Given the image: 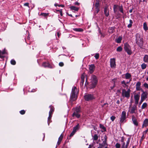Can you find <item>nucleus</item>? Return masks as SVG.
Masks as SVG:
<instances>
[{
  "instance_id": "1",
  "label": "nucleus",
  "mask_w": 148,
  "mask_h": 148,
  "mask_svg": "<svg viewBox=\"0 0 148 148\" xmlns=\"http://www.w3.org/2000/svg\"><path fill=\"white\" fill-rule=\"evenodd\" d=\"M97 82V78L95 75H92L90 79V88H92L95 87Z\"/></svg>"
},
{
  "instance_id": "2",
  "label": "nucleus",
  "mask_w": 148,
  "mask_h": 148,
  "mask_svg": "<svg viewBox=\"0 0 148 148\" xmlns=\"http://www.w3.org/2000/svg\"><path fill=\"white\" fill-rule=\"evenodd\" d=\"M143 39L140 37V35L137 34L136 35V42L138 45L141 48H143Z\"/></svg>"
},
{
  "instance_id": "3",
  "label": "nucleus",
  "mask_w": 148,
  "mask_h": 148,
  "mask_svg": "<svg viewBox=\"0 0 148 148\" xmlns=\"http://www.w3.org/2000/svg\"><path fill=\"white\" fill-rule=\"evenodd\" d=\"M80 112V110L79 108H76L74 112L72 114L73 117L75 116L78 118L80 116L79 113Z\"/></svg>"
},
{
  "instance_id": "4",
  "label": "nucleus",
  "mask_w": 148,
  "mask_h": 148,
  "mask_svg": "<svg viewBox=\"0 0 148 148\" xmlns=\"http://www.w3.org/2000/svg\"><path fill=\"white\" fill-rule=\"evenodd\" d=\"M124 49L125 51L129 55H131L132 53L131 48L130 45L127 43L124 44Z\"/></svg>"
},
{
  "instance_id": "5",
  "label": "nucleus",
  "mask_w": 148,
  "mask_h": 148,
  "mask_svg": "<svg viewBox=\"0 0 148 148\" xmlns=\"http://www.w3.org/2000/svg\"><path fill=\"white\" fill-rule=\"evenodd\" d=\"M126 116V112L125 111H123L122 112L121 114L120 118V123H122L125 121Z\"/></svg>"
},
{
  "instance_id": "6",
  "label": "nucleus",
  "mask_w": 148,
  "mask_h": 148,
  "mask_svg": "<svg viewBox=\"0 0 148 148\" xmlns=\"http://www.w3.org/2000/svg\"><path fill=\"white\" fill-rule=\"evenodd\" d=\"M137 110L136 105L129 108V111L130 114H132L135 113Z\"/></svg>"
},
{
  "instance_id": "7",
  "label": "nucleus",
  "mask_w": 148,
  "mask_h": 148,
  "mask_svg": "<svg viewBox=\"0 0 148 148\" xmlns=\"http://www.w3.org/2000/svg\"><path fill=\"white\" fill-rule=\"evenodd\" d=\"M84 97L85 100L87 101H89L95 98L93 95L90 94H86L84 96Z\"/></svg>"
},
{
  "instance_id": "8",
  "label": "nucleus",
  "mask_w": 148,
  "mask_h": 148,
  "mask_svg": "<svg viewBox=\"0 0 148 148\" xmlns=\"http://www.w3.org/2000/svg\"><path fill=\"white\" fill-rule=\"evenodd\" d=\"M110 66L112 68H115L116 67L115 60L114 58H111L110 59Z\"/></svg>"
},
{
  "instance_id": "9",
  "label": "nucleus",
  "mask_w": 148,
  "mask_h": 148,
  "mask_svg": "<svg viewBox=\"0 0 148 148\" xmlns=\"http://www.w3.org/2000/svg\"><path fill=\"white\" fill-rule=\"evenodd\" d=\"M104 140L103 141L102 144L99 143V145L102 146L103 147L105 146H108V144L107 143V137L106 135H105L104 136Z\"/></svg>"
},
{
  "instance_id": "10",
  "label": "nucleus",
  "mask_w": 148,
  "mask_h": 148,
  "mask_svg": "<svg viewBox=\"0 0 148 148\" xmlns=\"http://www.w3.org/2000/svg\"><path fill=\"white\" fill-rule=\"evenodd\" d=\"M132 119L133 123L136 126H138V123L137 121V119L134 115H132Z\"/></svg>"
},
{
  "instance_id": "11",
  "label": "nucleus",
  "mask_w": 148,
  "mask_h": 148,
  "mask_svg": "<svg viewBox=\"0 0 148 148\" xmlns=\"http://www.w3.org/2000/svg\"><path fill=\"white\" fill-rule=\"evenodd\" d=\"M77 93H71V100L74 101L76 99L77 96Z\"/></svg>"
},
{
  "instance_id": "12",
  "label": "nucleus",
  "mask_w": 148,
  "mask_h": 148,
  "mask_svg": "<svg viewBox=\"0 0 148 148\" xmlns=\"http://www.w3.org/2000/svg\"><path fill=\"white\" fill-rule=\"evenodd\" d=\"M140 96L138 95H135L134 96V99L135 101V103L136 105L138 103V101L140 99Z\"/></svg>"
},
{
  "instance_id": "13",
  "label": "nucleus",
  "mask_w": 148,
  "mask_h": 148,
  "mask_svg": "<svg viewBox=\"0 0 148 148\" xmlns=\"http://www.w3.org/2000/svg\"><path fill=\"white\" fill-rule=\"evenodd\" d=\"M95 68V66L94 64H91L90 65L89 69V72L90 73H92L94 70Z\"/></svg>"
},
{
  "instance_id": "14",
  "label": "nucleus",
  "mask_w": 148,
  "mask_h": 148,
  "mask_svg": "<svg viewBox=\"0 0 148 148\" xmlns=\"http://www.w3.org/2000/svg\"><path fill=\"white\" fill-rule=\"evenodd\" d=\"M63 135L62 134L58 138V141L57 144V146H58L60 143L61 141L63 138Z\"/></svg>"
},
{
  "instance_id": "15",
  "label": "nucleus",
  "mask_w": 148,
  "mask_h": 148,
  "mask_svg": "<svg viewBox=\"0 0 148 148\" xmlns=\"http://www.w3.org/2000/svg\"><path fill=\"white\" fill-rule=\"evenodd\" d=\"M148 125V119H146L143 121V123L142 125V127H146Z\"/></svg>"
},
{
  "instance_id": "16",
  "label": "nucleus",
  "mask_w": 148,
  "mask_h": 148,
  "mask_svg": "<svg viewBox=\"0 0 148 148\" xmlns=\"http://www.w3.org/2000/svg\"><path fill=\"white\" fill-rule=\"evenodd\" d=\"M79 92V88L75 86H73L71 92Z\"/></svg>"
},
{
  "instance_id": "17",
  "label": "nucleus",
  "mask_w": 148,
  "mask_h": 148,
  "mask_svg": "<svg viewBox=\"0 0 148 148\" xmlns=\"http://www.w3.org/2000/svg\"><path fill=\"white\" fill-rule=\"evenodd\" d=\"M104 14L106 16H108L109 15V11L107 6L105 7L104 10Z\"/></svg>"
},
{
  "instance_id": "18",
  "label": "nucleus",
  "mask_w": 148,
  "mask_h": 148,
  "mask_svg": "<svg viewBox=\"0 0 148 148\" xmlns=\"http://www.w3.org/2000/svg\"><path fill=\"white\" fill-rule=\"evenodd\" d=\"M42 65V66L45 67H48L49 68H52L51 65L48 62H44Z\"/></svg>"
},
{
  "instance_id": "19",
  "label": "nucleus",
  "mask_w": 148,
  "mask_h": 148,
  "mask_svg": "<svg viewBox=\"0 0 148 148\" xmlns=\"http://www.w3.org/2000/svg\"><path fill=\"white\" fill-rule=\"evenodd\" d=\"M147 93H142L141 95V99L145 100L147 98Z\"/></svg>"
},
{
  "instance_id": "20",
  "label": "nucleus",
  "mask_w": 148,
  "mask_h": 148,
  "mask_svg": "<svg viewBox=\"0 0 148 148\" xmlns=\"http://www.w3.org/2000/svg\"><path fill=\"white\" fill-rule=\"evenodd\" d=\"M141 83L140 82H138L136 84V88L137 90H140V86Z\"/></svg>"
},
{
  "instance_id": "21",
  "label": "nucleus",
  "mask_w": 148,
  "mask_h": 148,
  "mask_svg": "<svg viewBox=\"0 0 148 148\" xmlns=\"http://www.w3.org/2000/svg\"><path fill=\"white\" fill-rule=\"evenodd\" d=\"M125 78L126 79H130V81L131 80V75L128 73H126L125 75Z\"/></svg>"
},
{
  "instance_id": "22",
  "label": "nucleus",
  "mask_w": 148,
  "mask_h": 148,
  "mask_svg": "<svg viewBox=\"0 0 148 148\" xmlns=\"http://www.w3.org/2000/svg\"><path fill=\"white\" fill-rule=\"evenodd\" d=\"M79 124H78L75 127H73V131L76 132L79 129Z\"/></svg>"
},
{
  "instance_id": "23",
  "label": "nucleus",
  "mask_w": 148,
  "mask_h": 148,
  "mask_svg": "<svg viewBox=\"0 0 148 148\" xmlns=\"http://www.w3.org/2000/svg\"><path fill=\"white\" fill-rule=\"evenodd\" d=\"M49 107L50 108V110L49 112V114H52L53 112L54 111V108L53 106H50Z\"/></svg>"
},
{
  "instance_id": "24",
  "label": "nucleus",
  "mask_w": 148,
  "mask_h": 148,
  "mask_svg": "<svg viewBox=\"0 0 148 148\" xmlns=\"http://www.w3.org/2000/svg\"><path fill=\"white\" fill-rule=\"evenodd\" d=\"M70 9L71 10H74L76 11H77L79 10V8L74 6H72L70 7Z\"/></svg>"
},
{
  "instance_id": "25",
  "label": "nucleus",
  "mask_w": 148,
  "mask_h": 148,
  "mask_svg": "<svg viewBox=\"0 0 148 148\" xmlns=\"http://www.w3.org/2000/svg\"><path fill=\"white\" fill-rule=\"evenodd\" d=\"M6 52L5 49L3 51L0 50V57L1 58H3L4 57L3 56V54L5 53Z\"/></svg>"
},
{
  "instance_id": "26",
  "label": "nucleus",
  "mask_w": 148,
  "mask_h": 148,
  "mask_svg": "<svg viewBox=\"0 0 148 148\" xmlns=\"http://www.w3.org/2000/svg\"><path fill=\"white\" fill-rule=\"evenodd\" d=\"M143 60L146 63L148 62V55H146L144 56Z\"/></svg>"
},
{
  "instance_id": "27",
  "label": "nucleus",
  "mask_w": 148,
  "mask_h": 148,
  "mask_svg": "<svg viewBox=\"0 0 148 148\" xmlns=\"http://www.w3.org/2000/svg\"><path fill=\"white\" fill-rule=\"evenodd\" d=\"M122 95L123 97L129 98L130 96V93H122Z\"/></svg>"
},
{
  "instance_id": "28",
  "label": "nucleus",
  "mask_w": 148,
  "mask_h": 148,
  "mask_svg": "<svg viewBox=\"0 0 148 148\" xmlns=\"http://www.w3.org/2000/svg\"><path fill=\"white\" fill-rule=\"evenodd\" d=\"M73 30L75 31L79 32H82L83 31V29L81 28H75L73 29Z\"/></svg>"
},
{
  "instance_id": "29",
  "label": "nucleus",
  "mask_w": 148,
  "mask_h": 148,
  "mask_svg": "<svg viewBox=\"0 0 148 148\" xmlns=\"http://www.w3.org/2000/svg\"><path fill=\"white\" fill-rule=\"evenodd\" d=\"M92 139L93 140H98V136L97 134H95L94 136H92Z\"/></svg>"
},
{
  "instance_id": "30",
  "label": "nucleus",
  "mask_w": 148,
  "mask_h": 148,
  "mask_svg": "<svg viewBox=\"0 0 148 148\" xmlns=\"http://www.w3.org/2000/svg\"><path fill=\"white\" fill-rule=\"evenodd\" d=\"M114 28L113 27H111L108 30V32L109 33L111 34H112L114 33Z\"/></svg>"
},
{
  "instance_id": "31",
  "label": "nucleus",
  "mask_w": 148,
  "mask_h": 148,
  "mask_svg": "<svg viewBox=\"0 0 148 148\" xmlns=\"http://www.w3.org/2000/svg\"><path fill=\"white\" fill-rule=\"evenodd\" d=\"M122 39V38L121 37H119L116 40V42L117 43H120Z\"/></svg>"
},
{
  "instance_id": "32",
  "label": "nucleus",
  "mask_w": 148,
  "mask_h": 148,
  "mask_svg": "<svg viewBox=\"0 0 148 148\" xmlns=\"http://www.w3.org/2000/svg\"><path fill=\"white\" fill-rule=\"evenodd\" d=\"M143 26V28L144 30L146 31L148 29V27L147 26V23H144Z\"/></svg>"
},
{
  "instance_id": "33",
  "label": "nucleus",
  "mask_w": 148,
  "mask_h": 148,
  "mask_svg": "<svg viewBox=\"0 0 148 148\" xmlns=\"http://www.w3.org/2000/svg\"><path fill=\"white\" fill-rule=\"evenodd\" d=\"M147 65L144 63L142 64L141 65V67L142 69H145L147 67Z\"/></svg>"
},
{
  "instance_id": "34",
  "label": "nucleus",
  "mask_w": 148,
  "mask_h": 148,
  "mask_svg": "<svg viewBox=\"0 0 148 148\" xmlns=\"http://www.w3.org/2000/svg\"><path fill=\"white\" fill-rule=\"evenodd\" d=\"M147 105L146 103H144L141 106V108L142 109H145L147 107Z\"/></svg>"
},
{
  "instance_id": "35",
  "label": "nucleus",
  "mask_w": 148,
  "mask_h": 148,
  "mask_svg": "<svg viewBox=\"0 0 148 148\" xmlns=\"http://www.w3.org/2000/svg\"><path fill=\"white\" fill-rule=\"evenodd\" d=\"M99 3L98 0H96L95 5V8H99Z\"/></svg>"
},
{
  "instance_id": "36",
  "label": "nucleus",
  "mask_w": 148,
  "mask_h": 148,
  "mask_svg": "<svg viewBox=\"0 0 148 148\" xmlns=\"http://www.w3.org/2000/svg\"><path fill=\"white\" fill-rule=\"evenodd\" d=\"M51 116L52 114H49V116L48 118V123L49 125V122L50 121Z\"/></svg>"
},
{
  "instance_id": "37",
  "label": "nucleus",
  "mask_w": 148,
  "mask_h": 148,
  "mask_svg": "<svg viewBox=\"0 0 148 148\" xmlns=\"http://www.w3.org/2000/svg\"><path fill=\"white\" fill-rule=\"evenodd\" d=\"M99 127L101 128L104 131H106V128L104 127V126L103 125H102L101 124H99Z\"/></svg>"
},
{
  "instance_id": "38",
  "label": "nucleus",
  "mask_w": 148,
  "mask_h": 148,
  "mask_svg": "<svg viewBox=\"0 0 148 148\" xmlns=\"http://www.w3.org/2000/svg\"><path fill=\"white\" fill-rule=\"evenodd\" d=\"M122 50V47L121 46L118 47L116 49L117 51L118 52H120Z\"/></svg>"
},
{
  "instance_id": "39",
  "label": "nucleus",
  "mask_w": 148,
  "mask_h": 148,
  "mask_svg": "<svg viewBox=\"0 0 148 148\" xmlns=\"http://www.w3.org/2000/svg\"><path fill=\"white\" fill-rule=\"evenodd\" d=\"M119 10L122 13H123V7L122 5L120 6L119 7Z\"/></svg>"
},
{
  "instance_id": "40",
  "label": "nucleus",
  "mask_w": 148,
  "mask_h": 148,
  "mask_svg": "<svg viewBox=\"0 0 148 148\" xmlns=\"http://www.w3.org/2000/svg\"><path fill=\"white\" fill-rule=\"evenodd\" d=\"M49 15V13H42L40 14V15L44 17H46Z\"/></svg>"
},
{
  "instance_id": "41",
  "label": "nucleus",
  "mask_w": 148,
  "mask_h": 148,
  "mask_svg": "<svg viewBox=\"0 0 148 148\" xmlns=\"http://www.w3.org/2000/svg\"><path fill=\"white\" fill-rule=\"evenodd\" d=\"M130 138H128L127 140V141L126 146V147H127V148L128 145L129 144V143L130 142Z\"/></svg>"
},
{
  "instance_id": "42",
  "label": "nucleus",
  "mask_w": 148,
  "mask_h": 148,
  "mask_svg": "<svg viewBox=\"0 0 148 148\" xmlns=\"http://www.w3.org/2000/svg\"><path fill=\"white\" fill-rule=\"evenodd\" d=\"M10 62L11 64L13 65H15L16 63V61L13 59L11 60Z\"/></svg>"
},
{
  "instance_id": "43",
  "label": "nucleus",
  "mask_w": 148,
  "mask_h": 148,
  "mask_svg": "<svg viewBox=\"0 0 148 148\" xmlns=\"http://www.w3.org/2000/svg\"><path fill=\"white\" fill-rule=\"evenodd\" d=\"M115 146L116 148H120V144L117 143L116 144Z\"/></svg>"
},
{
  "instance_id": "44",
  "label": "nucleus",
  "mask_w": 148,
  "mask_h": 148,
  "mask_svg": "<svg viewBox=\"0 0 148 148\" xmlns=\"http://www.w3.org/2000/svg\"><path fill=\"white\" fill-rule=\"evenodd\" d=\"M95 57L96 59H97L99 58V54L98 53H96L95 54Z\"/></svg>"
},
{
  "instance_id": "45",
  "label": "nucleus",
  "mask_w": 148,
  "mask_h": 148,
  "mask_svg": "<svg viewBox=\"0 0 148 148\" xmlns=\"http://www.w3.org/2000/svg\"><path fill=\"white\" fill-rule=\"evenodd\" d=\"M116 117L115 116H112L110 117V119L112 121H114Z\"/></svg>"
},
{
  "instance_id": "46",
  "label": "nucleus",
  "mask_w": 148,
  "mask_h": 148,
  "mask_svg": "<svg viewBox=\"0 0 148 148\" xmlns=\"http://www.w3.org/2000/svg\"><path fill=\"white\" fill-rule=\"evenodd\" d=\"M75 132L74 131H73L71 133L69 136L71 137L73 136V135L75 134Z\"/></svg>"
},
{
  "instance_id": "47",
  "label": "nucleus",
  "mask_w": 148,
  "mask_h": 148,
  "mask_svg": "<svg viewBox=\"0 0 148 148\" xmlns=\"http://www.w3.org/2000/svg\"><path fill=\"white\" fill-rule=\"evenodd\" d=\"M148 131V129H147L146 130H145V131H144L143 133V134L145 136V135L147 133V132Z\"/></svg>"
},
{
  "instance_id": "48",
  "label": "nucleus",
  "mask_w": 148,
  "mask_h": 148,
  "mask_svg": "<svg viewBox=\"0 0 148 148\" xmlns=\"http://www.w3.org/2000/svg\"><path fill=\"white\" fill-rule=\"evenodd\" d=\"M20 113L21 114H24L25 113V111L24 110H22L20 112Z\"/></svg>"
},
{
  "instance_id": "49",
  "label": "nucleus",
  "mask_w": 148,
  "mask_h": 148,
  "mask_svg": "<svg viewBox=\"0 0 148 148\" xmlns=\"http://www.w3.org/2000/svg\"><path fill=\"white\" fill-rule=\"evenodd\" d=\"M123 143L122 145V146L121 148H125V147L127 148V147H126V145H125V143L124 142H123Z\"/></svg>"
},
{
  "instance_id": "50",
  "label": "nucleus",
  "mask_w": 148,
  "mask_h": 148,
  "mask_svg": "<svg viewBox=\"0 0 148 148\" xmlns=\"http://www.w3.org/2000/svg\"><path fill=\"white\" fill-rule=\"evenodd\" d=\"M57 11H59V12H60V14L61 16H62L63 14H62V9H61V10H57Z\"/></svg>"
},
{
  "instance_id": "51",
  "label": "nucleus",
  "mask_w": 148,
  "mask_h": 148,
  "mask_svg": "<svg viewBox=\"0 0 148 148\" xmlns=\"http://www.w3.org/2000/svg\"><path fill=\"white\" fill-rule=\"evenodd\" d=\"M117 5H114L113 7L114 10V12H116L115 9L117 8Z\"/></svg>"
},
{
  "instance_id": "52",
  "label": "nucleus",
  "mask_w": 148,
  "mask_h": 148,
  "mask_svg": "<svg viewBox=\"0 0 148 148\" xmlns=\"http://www.w3.org/2000/svg\"><path fill=\"white\" fill-rule=\"evenodd\" d=\"M144 86L146 88H148V84L146 83H145L144 84Z\"/></svg>"
},
{
  "instance_id": "53",
  "label": "nucleus",
  "mask_w": 148,
  "mask_h": 148,
  "mask_svg": "<svg viewBox=\"0 0 148 148\" xmlns=\"http://www.w3.org/2000/svg\"><path fill=\"white\" fill-rule=\"evenodd\" d=\"M84 80H81V82L80 83V85L83 86L84 84Z\"/></svg>"
},
{
  "instance_id": "54",
  "label": "nucleus",
  "mask_w": 148,
  "mask_h": 148,
  "mask_svg": "<svg viewBox=\"0 0 148 148\" xmlns=\"http://www.w3.org/2000/svg\"><path fill=\"white\" fill-rule=\"evenodd\" d=\"M59 65L60 66H62L64 65V63L62 62H60L59 63Z\"/></svg>"
},
{
  "instance_id": "55",
  "label": "nucleus",
  "mask_w": 148,
  "mask_h": 148,
  "mask_svg": "<svg viewBox=\"0 0 148 148\" xmlns=\"http://www.w3.org/2000/svg\"><path fill=\"white\" fill-rule=\"evenodd\" d=\"M99 8H95V11L96 12V13H98L99 12Z\"/></svg>"
},
{
  "instance_id": "56",
  "label": "nucleus",
  "mask_w": 148,
  "mask_h": 148,
  "mask_svg": "<svg viewBox=\"0 0 148 148\" xmlns=\"http://www.w3.org/2000/svg\"><path fill=\"white\" fill-rule=\"evenodd\" d=\"M122 84H124V86H127V85L126 84L125 82L124 81H123L121 82Z\"/></svg>"
},
{
  "instance_id": "57",
  "label": "nucleus",
  "mask_w": 148,
  "mask_h": 148,
  "mask_svg": "<svg viewBox=\"0 0 148 148\" xmlns=\"http://www.w3.org/2000/svg\"><path fill=\"white\" fill-rule=\"evenodd\" d=\"M130 92V90L128 89V91H126L125 90H123L122 91V92L124 93V92Z\"/></svg>"
},
{
  "instance_id": "58",
  "label": "nucleus",
  "mask_w": 148,
  "mask_h": 148,
  "mask_svg": "<svg viewBox=\"0 0 148 148\" xmlns=\"http://www.w3.org/2000/svg\"><path fill=\"white\" fill-rule=\"evenodd\" d=\"M144 100H143V99L141 98V100L139 102V105H140V104L142 103Z\"/></svg>"
},
{
  "instance_id": "59",
  "label": "nucleus",
  "mask_w": 148,
  "mask_h": 148,
  "mask_svg": "<svg viewBox=\"0 0 148 148\" xmlns=\"http://www.w3.org/2000/svg\"><path fill=\"white\" fill-rule=\"evenodd\" d=\"M81 79V80H84V76L83 74L82 75Z\"/></svg>"
},
{
  "instance_id": "60",
  "label": "nucleus",
  "mask_w": 148,
  "mask_h": 148,
  "mask_svg": "<svg viewBox=\"0 0 148 148\" xmlns=\"http://www.w3.org/2000/svg\"><path fill=\"white\" fill-rule=\"evenodd\" d=\"M145 137V136L144 135H143V136H142L141 138V139L142 140H143V139H144Z\"/></svg>"
},
{
  "instance_id": "61",
  "label": "nucleus",
  "mask_w": 148,
  "mask_h": 148,
  "mask_svg": "<svg viewBox=\"0 0 148 148\" xmlns=\"http://www.w3.org/2000/svg\"><path fill=\"white\" fill-rule=\"evenodd\" d=\"M29 3H25L24 4V5L25 6L29 7Z\"/></svg>"
},
{
  "instance_id": "62",
  "label": "nucleus",
  "mask_w": 148,
  "mask_h": 148,
  "mask_svg": "<svg viewBox=\"0 0 148 148\" xmlns=\"http://www.w3.org/2000/svg\"><path fill=\"white\" fill-rule=\"evenodd\" d=\"M121 141L122 142H124V138L123 137H122L121 139Z\"/></svg>"
},
{
  "instance_id": "63",
  "label": "nucleus",
  "mask_w": 148,
  "mask_h": 148,
  "mask_svg": "<svg viewBox=\"0 0 148 148\" xmlns=\"http://www.w3.org/2000/svg\"><path fill=\"white\" fill-rule=\"evenodd\" d=\"M132 26V25L130 24H128L127 25V27L129 28H130V27H131Z\"/></svg>"
},
{
  "instance_id": "64",
  "label": "nucleus",
  "mask_w": 148,
  "mask_h": 148,
  "mask_svg": "<svg viewBox=\"0 0 148 148\" xmlns=\"http://www.w3.org/2000/svg\"><path fill=\"white\" fill-rule=\"evenodd\" d=\"M130 24L132 25V24L133 23V21L132 20L130 19L129 21Z\"/></svg>"
}]
</instances>
